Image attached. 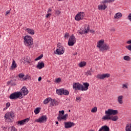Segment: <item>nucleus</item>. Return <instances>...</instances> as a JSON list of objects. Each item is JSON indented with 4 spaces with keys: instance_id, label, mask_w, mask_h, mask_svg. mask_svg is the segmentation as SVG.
<instances>
[{
    "instance_id": "54",
    "label": "nucleus",
    "mask_w": 131,
    "mask_h": 131,
    "mask_svg": "<svg viewBox=\"0 0 131 131\" xmlns=\"http://www.w3.org/2000/svg\"><path fill=\"white\" fill-rule=\"evenodd\" d=\"M90 31L91 33H95V30H90Z\"/></svg>"
},
{
    "instance_id": "34",
    "label": "nucleus",
    "mask_w": 131,
    "mask_h": 131,
    "mask_svg": "<svg viewBox=\"0 0 131 131\" xmlns=\"http://www.w3.org/2000/svg\"><path fill=\"white\" fill-rule=\"evenodd\" d=\"M50 100H51V98H47L45 99V100L43 101V104H48V103L50 102Z\"/></svg>"
},
{
    "instance_id": "19",
    "label": "nucleus",
    "mask_w": 131,
    "mask_h": 131,
    "mask_svg": "<svg viewBox=\"0 0 131 131\" xmlns=\"http://www.w3.org/2000/svg\"><path fill=\"white\" fill-rule=\"evenodd\" d=\"M98 10H99L100 11H102V10H106V9H107V6H106V5L105 4H103V5H99L98 6Z\"/></svg>"
},
{
    "instance_id": "30",
    "label": "nucleus",
    "mask_w": 131,
    "mask_h": 131,
    "mask_svg": "<svg viewBox=\"0 0 131 131\" xmlns=\"http://www.w3.org/2000/svg\"><path fill=\"white\" fill-rule=\"evenodd\" d=\"M62 95H64V96H68L69 95V91L67 90L63 89L62 91Z\"/></svg>"
},
{
    "instance_id": "48",
    "label": "nucleus",
    "mask_w": 131,
    "mask_h": 131,
    "mask_svg": "<svg viewBox=\"0 0 131 131\" xmlns=\"http://www.w3.org/2000/svg\"><path fill=\"white\" fill-rule=\"evenodd\" d=\"M64 37H69V33H66L65 35H64Z\"/></svg>"
},
{
    "instance_id": "41",
    "label": "nucleus",
    "mask_w": 131,
    "mask_h": 131,
    "mask_svg": "<svg viewBox=\"0 0 131 131\" xmlns=\"http://www.w3.org/2000/svg\"><path fill=\"white\" fill-rule=\"evenodd\" d=\"M60 81H61V78H56L55 80V82H60Z\"/></svg>"
},
{
    "instance_id": "50",
    "label": "nucleus",
    "mask_w": 131,
    "mask_h": 131,
    "mask_svg": "<svg viewBox=\"0 0 131 131\" xmlns=\"http://www.w3.org/2000/svg\"><path fill=\"white\" fill-rule=\"evenodd\" d=\"M60 47H63V46H62L61 43L59 42L57 44V48H60Z\"/></svg>"
},
{
    "instance_id": "57",
    "label": "nucleus",
    "mask_w": 131,
    "mask_h": 131,
    "mask_svg": "<svg viewBox=\"0 0 131 131\" xmlns=\"http://www.w3.org/2000/svg\"><path fill=\"white\" fill-rule=\"evenodd\" d=\"M51 11H52V9L49 8L48 11V12H47V13H50V12H51Z\"/></svg>"
},
{
    "instance_id": "2",
    "label": "nucleus",
    "mask_w": 131,
    "mask_h": 131,
    "mask_svg": "<svg viewBox=\"0 0 131 131\" xmlns=\"http://www.w3.org/2000/svg\"><path fill=\"white\" fill-rule=\"evenodd\" d=\"M97 47L98 48L101 52H107V51L110 49L109 45L105 43V40L103 39L100 40L97 42Z\"/></svg>"
},
{
    "instance_id": "8",
    "label": "nucleus",
    "mask_w": 131,
    "mask_h": 131,
    "mask_svg": "<svg viewBox=\"0 0 131 131\" xmlns=\"http://www.w3.org/2000/svg\"><path fill=\"white\" fill-rule=\"evenodd\" d=\"M85 16V14H84V12H80L76 15L75 17V19L76 21H80V20H82V19H83V17Z\"/></svg>"
},
{
    "instance_id": "56",
    "label": "nucleus",
    "mask_w": 131,
    "mask_h": 131,
    "mask_svg": "<svg viewBox=\"0 0 131 131\" xmlns=\"http://www.w3.org/2000/svg\"><path fill=\"white\" fill-rule=\"evenodd\" d=\"M38 81H41V77H39L38 79Z\"/></svg>"
},
{
    "instance_id": "11",
    "label": "nucleus",
    "mask_w": 131,
    "mask_h": 131,
    "mask_svg": "<svg viewBox=\"0 0 131 131\" xmlns=\"http://www.w3.org/2000/svg\"><path fill=\"white\" fill-rule=\"evenodd\" d=\"M47 120H48V117H47V116L43 115L37 119L36 121V122H39V123H42V122H47Z\"/></svg>"
},
{
    "instance_id": "25",
    "label": "nucleus",
    "mask_w": 131,
    "mask_h": 131,
    "mask_svg": "<svg viewBox=\"0 0 131 131\" xmlns=\"http://www.w3.org/2000/svg\"><path fill=\"white\" fill-rule=\"evenodd\" d=\"M92 72H93V69L91 68L90 70L88 71L86 73H85V75L86 76H92Z\"/></svg>"
},
{
    "instance_id": "18",
    "label": "nucleus",
    "mask_w": 131,
    "mask_h": 131,
    "mask_svg": "<svg viewBox=\"0 0 131 131\" xmlns=\"http://www.w3.org/2000/svg\"><path fill=\"white\" fill-rule=\"evenodd\" d=\"M98 131H110V128L107 125L102 126Z\"/></svg>"
},
{
    "instance_id": "6",
    "label": "nucleus",
    "mask_w": 131,
    "mask_h": 131,
    "mask_svg": "<svg viewBox=\"0 0 131 131\" xmlns=\"http://www.w3.org/2000/svg\"><path fill=\"white\" fill-rule=\"evenodd\" d=\"M65 52V48L63 47H60L57 48L56 51H54V54L55 55H63V53Z\"/></svg>"
},
{
    "instance_id": "58",
    "label": "nucleus",
    "mask_w": 131,
    "mask_h": 131,
    "mask_svg": "<svg viewBox=\"0 0 131 131\" xmlns=\"http://www.w3.org/2000/svg\"><path fill=\"white\" fill-rule=\"evenodd\" d=\"M116 114H118V111L117 110H115V115H116Z\"/></svg>"
},
{
    "instance_id": "9",
    "label": "nucleus",
    "mask_w": 131,
    "mask_h": 131,
    "mask_svg": "<svg viewBox=\"0 0 131 131\" xmlns=\"http://www.w3.org/2000/svg\"><path fill=\"white\" fill-rule=\"evenodd\" d=\"M73 89L75 91H82V84L79 82H76L73 83Z\"/></svg>"
},
{
    "instance_id": "26",
    "label": "nucleus",
    "mask_w": 131,
    "mask_h": 131,
    "mask_svg": "<svg viewBox=\"0 0 131 131\" xmlns=\"http://www.w3.org/2000/svg\"><path fill=\"white\" fill-rule=\"evenodd\" d=\"M26 31L29 33V34H32L33 35L34 34V30L33 29L28 28L26 29Z\"/></svg>"
},
{
    "instance_id": "4",
    "label": "nucleus",
    "mask_w": 131,
    "mask_h": 131,
    "mask_svg": "<svg viewBox=\"0 0 131 131\" xmlns=\"http://www.w3.org/2000/svg\"><path fill=\"white\" fill-rule=\"evenodd\" d=\"M24 39L25 45H27V46H32L33 45V39L30 36H25Z\"/></svg>"
},
{
    "instance_id": "36",
    "label": "nucleus",
    "mask_w": 131,
    "mask_h": 131,
    "mask_svg": "<svg viewBox=\"0 0 131 131\" xmlns=\"http://www.w3.org/2000/svg\"><path fill=\"white\" fill-rule=\"evenodd\" d=\"M103 79H104V78H108V77H110V74H103Z\"/></svg>"
},
{
    "instance_id": "53",
    "label": "nucleus",
    "mask_w": 131,
    "mask_h": 131,
    "mask_svg": "<svg viewBox=\"0 0 131 131\" xmlns=\"http://www.w3.org/2000/svg\"><path fill=\"white\" fill-rule=\"evenodd\" d=\"M51 13H48L46 15V18H49V16H51Z\"/></svg>"
},
{
    "instance_id": "33",
    "label": "nucleus",
    "mask_w": 131,
    "mask_h": 131,
    "mask_svg": "<svg viewBox=\"0 0 131 131\" xmlns=\"http://www.w3.org/2000/svg\"><path fill=\"white\" fill-rule=\"evenodd\" d=\"M96 78H98V79H104L103 74H98L96 76Z\"/></svg>"
},
{
    "instance_id": "15",
    "label": "nucleus",
    "mask_w": 131,
    "mask_h": 131,
    "mask_svg": "<svg viewBox=\"0 0 131 131\" xmlns=\"http://www.w3.org/2000/svg\"><path fill=\"white\" fill-rule=\"evenodd\" d=\"M67 116H68V114H65L63 116L58 115V116L57 117V120L58 121H61V120H67Z\"/></svg>"
},
{
    "instance_id": "21",
    "label": "nucleus",
    "mask_w": 131,
    "mask_h": 131,
    "mask_svg": "<svg viewBox=\"0 0 131 131\" xmlns=\"http://www.w3.org/2000/svg\"><path fill=\"white\" fill-rule=\"evenodd\" d=\"M45 67V63L43 62H38V64L36 66V68L38 69H41Z\"/></svg>"
},
{
    "instance_id": "23",
    "label": "nucleus",
    "mask_w": 131,
    "mask_h": 131,
    "mask_svg": "<svg viewBox=\"0 0 131 131\" xmlns=\"http://www.w3.org/2000/svg\"><path fill=\"white\" fill-rule=\"evenodd\" d=\"M63 88L56 90V94L59 96L63 95Z\"/></svg>"
},
{
    "instance_id": "3",
    "label": "nucleus",
    "mask_w": 131,
    "mask_h": 131,
    "mask_svg": "<svg viewBox=\"0 0 131 131\" xmlns=\"http://www.w3.org/2000/svg\"><path fill=\"white\" fill-rule=\"evenodd\" d=\"M23 98V94H21L20 92H16L11 94L9 96L10 100H16V99H19Z\"/></svg>"
},
{
    "instance_id": "10",
    "label": "nucleus",
    "mask_w": 131,
    "mask_h": 131,
    "mask_svg": "<svg viewBox=\"0 0 131 131\" xmlns=\"http://www.w3.org/2000/svg\"><path fill=\"white\" fill-rule=\"evenodd\" d=\"M89 30H90V26L85 25L83 28H81V31H79V33L80 34L88 33Z\"/></svg>"
},
{
    "instance_id": "40",
    "label": "nucleus",
    "mask_w": 131,
    "mask_h": 131,
    "mask_svg": "<svg viewBox=\"0 0 131 131\" xmlns=\"http://www.w3.org/2000/svg\"><path fill=\"white\" fill-rule=\"evenodd\" d=\"M9 128H11L10 131H17V129L14 126L10 127Z\"/></svg>"
},
{
    "instance_id": "49",
    "label": "nucleus",
    "mask_w": 131,
    "mask_h": 131,
    "mask_svg": "<svg viewBox=\"0 0 131 131\" xmlns=\"http://www.w3.org/2000/svg\"><path fill=\"white\" fill-rule=\"evenodd\" d=\"M126 43H127L128 45H130L131 44V40L129 39L128 40L127 42Z\"/></svg>"
},
{
    "instance_id": "43",
    "label": "nucleus",
    "mask_w": 131,
    "mask_h": 131,
    "mask_svg": "<svg viewBox=\"0 0 131 131\" xmlns=\"http://www.w3.org/2000/svg\"><path fill=\"white\" fill-rule=\"evenodd\" d=\"M127 19L128 20H129V21H130V22H131V13H129V15L127 16Z\"/></svg>"
},
{
    "instance_id": "31",
    "label": "nucleus",
    "mask_w": 131,
    "mask_h": 131,
    "mask_svg": "<svg viewBox=\"0 0 131 131\" xmlns=\"http://www.w3.org/2000/svg\"><path fill=\"white\" fill-rule=\"evenodd\" d=\"M86 65V62L85 61H81L79 63V67H84Z\"/></svg>"
},
{
    "instance_id": "32",
    "label": "nucleus",
    "mask_w": 131,
    "mask_h": 131,
    "mask_svg": "<svg viewBox=\"0 0 131 131\" xmlns=\"http://www.w3.org/2000/svg\"><path fill=\"white\" fill-rule=\"evenodd\" d=\"M123 59H124V60H125V61H130V60H131L130 57H129L127 55L124 56Z\"/></svg>"
},
{
    "instance_id": "64",
    "label": "nucleus",
    "mask_w": 131,
    "mask_h": 131,
    "mask_svg": "<svg viewBox=\"0 0 131 131\" xmlns=\"http://www.w3.org/2000/svg\"><path fill=\"white\" fill-rule=\"evenodd\" d=\"M89 131H94V130H89Z\"/></svg>"
},
{
    "instance_id": "16",
    "label": "nucleus",
    "mask_w": 131,
    "mask_h": 131,
    "mask_svg": "<svg viewBox=\"0 0 131 131\" xmlns=\"http://www.w3.org/2000/svg\"><path fill=\"white\" fill-rule=\"evenodd\" d=\"M24 64L25 65H28V64H30L31 63V60H30V57L28 56H26L24 59Z\"/></svg>"
},
{
    "instance_id": "46",
    "label": "nucleus",
    "mask_w": 131,
    "mask_h": 131,
    "mask_svg": "<svg viewBox=\"0 0 131 131\" xmlns=\"http://www.w3.org/2000/svg\"><path fill=\"white\" fill-rule=\"evenodd\" d=\"M76 102H80L81 101L80 97H76Z\"/></svg>"
},
{
    "instance_id": "5",
    "label": "nucleus",
    "mask_w": 131,
    "mask_h": 131,
    "mask_svg": "<svg viewBox=\"0 0 131 131\" xmlns=\"http://www.w3.org/2000/svg\"><path fill=\"white\" fill-rule=\"evenodd\" d=\"M75 42H76V38L74 36V35L72 34L69 39L68 46L69 47H73V46H74Z\"/></svg>"
},
{
    "instance_id": "42",
    "label": "nucleus",
    "mask_w": 131,
    "mask_h": 131,
    "mask_svg": "<svg viewBox=\"0 0 131 131\" xmlns=\"http://www.w3.org/2000/svg\"><path fill=\"white\" fill-rule=\"evenodd\" d=\"M18 77H19V78H23V77H24V74L22 73L19 74Z\"/></svg>"
},
{
    "instance_id": "60",
    "label": "nucleus",
    "mask_w": 131,
    "mask_h": 131,
    "mask_svg": "<svg viewBox=\"0 0 131 131\" xmlns=\"http://www.w3.org/2000/svg\"><path fill=\"white\" fill-rule=\"evenodd\" d=\"M16 83H13L11 84V85L14 86V85H16Z\"/></svg>"
},
{
    "instance_id": "59",
    "label": "nucleus",
    "mask_w": 131,
    "mask_h": 131,
    "mask_svg": "<svg viewBox=\"0 0 131 131\" xmlns=\"http://www.w3.org/2000/svg\"><path fill=\"white\" fill-rule=\"evenodd\" d=\"M11 82H12L11 81H8L7 82V84H10V83H11Z\"/></svg>"
},
{
    "instance_id": "35",
    "label": "nucleus",
    "mask_w": 131,
    "mask_h": 131,
    "mask_svg": "<svg viewBox=\"0 0 131 131\" xmlns=\"http://www.w3.org/2000/svg\"><path fill=\"white\" fill-rule=\"evenodd\" d=\"M39 112H40V108L39 107H37L34 111L35 114H38Z\"/></svg>"
},
{
    "instance_id": "28",
    "label": "nucleus",
    "mask_w": 131,
    "mask_h": 131,
    "mask_svg": "<svg viewBox=\"0 0 131 131\" xmlns=\"http://www.w3.org/2000/svg\"><path fill=\"white\" fill-rule=\"evenodd\" d=\"M126 131H131V123L127 124L125 127Z\"/></svg>"
},
{
    "instance_id": "44",
    "label": "nucleus",
    "mask_w": 131,
    "mask_h": 131,
    "mask_svg": "<svg viewBox=\"0 0 131 131\" xmlns=\"http://www.w3.org/2000/svg\"><path fill=\"white\" fill-rule=\"evenodd\" d=\"M55 14H56V15H57V16H58V15H60V14H61V12L59 10L56 11Z\"/></svg>"
},
{
    "instance_id": "62",
    "label": "nucleus",
    "mask_w": 131,
    "mask_h": 131,
    "mask_svg": "<svg viewBox=\"0 0 131 131\" xmlns=\"http://www.w3.org/2000/svg\"><path fill=\"white\" fill-rule=\"evenodd\" d=\"M30 78H31L30 77V76H29L28 75V78H27V79H30Z\"/></svg>"
},
{
    "instance_id": "14",
    "label": "nucleus",
    "mask_w": 131,
    "mask_h": 131,
    "mask_svg": "<svg viewBox=\"0 0 131 131\" xmlns=\"http://www.w3.org/2000/svg\"><path fill=\"white\" fill-rule=\"evenodd\" d=\"M18 93H21V94L24 96H26V95H28L29 92L28 91V90L26 87L24 86L21 90L20 92H18Z\"/></svg>"
},
{
    "instance_id": "20",
    "label": "nucleus",
    "mask_w": 131,
    "mask_h": 131,
    "mask_svg": "<svg viewBox=\"0 0 131 131\" xmlns=\"http://www.w3.org/2000/svg\"><path fill=\"white\" fill-rule=\"evenodd\" d=\"M117 101L119 104H120V105H122V104H123V96L121 95L118 96Z\"/></svg>"
},
{
    "instance_id": "13",
    "label": "nucleus",
    "mask_w": 131,
    "mask_h": 131,
    "mask_svg": "<svg viewBox=\"0 0 131 131\" xmlns=\"http://www.w3.org/2000/svg\"><path fill=\"white\" fill-rule=\"evenodd\" d=\"M30 120V118H27L22 120H19L17 122V124L19 125H24V124H26L28 121Z\"/></svg>"
},
{
    "instance_id": "39",
    "label": "nucleus",
    "mask_w": 131,
    "mask_h": 131,
    "mask_svg": "<svg viewBox=\"0 0 131 131\" xmlns=\"http://www.w3.org/2000/svg\"><path fill=\"white\" fill-rule=\"evenodd\" d=\"M59 114H58V115L62 116V115H64V114L65 113V112L64 111V110L59 111Z\"/></svg>"
},
{
    "instance_id": "52",
    "label": "nucleus",
    "mask_w": 131,
    "mask_h": 131,
    "mask_svg": "<svg viewBox=\"0 0 131 131\" xmlns=\"http://www.w3.org/2000/svg\"><path fill=\"white\" fill-rule=\"evenodd\" d=\"M28 75H27L25 77H23V80H26L28 78Z\"/></svg>"
},
{
    "instance_id": "12",
    "label": "nucleus",
    "mask_w": 131,
    "mask_h": 131,
    "mask_svg": "<svg viewBox=\"0 0 131 131\" xmlns=\"http://www.w3.org/2000/svg\"><path fill=\"white\" fill-rule=\"evenodd\" d=\"M64 128H70L71 127H72V126H74L75 125V124L72 122H64Z\"/></svg>"
},
{
    "instance_id": "45",
    "label": "nucleus",
    "mask_w": 131,
    "mask_h": 131,
    "mask_svg": "<svg viewBox=\"0 0 131 131\" xmlns=\"http://www.w3.org/2000/svg\"><path fill=\"white\" fill-rule=\"evenodd\" d=\"M124 88L125 89H128V87L127 86V85L125 84H123V85H122V88L123 89H124Z\"/></svg>"
},
{
    "instance_id": "22",
    "label": "nucleus",
    "mask_w": 131,
    "mask_h": 131,
    "mask_svg": "<svg viewBox=\"0 0 131 131\" xmlns=\"http://www.w3.org/2000/svg\"><path fill=\"white\" fill-rule=\"evenodd\" d=\"M50 106L53 107V106H56L57 105V101L56 99H53L52 98L50 99Z\"/></svg>"
},
{
    "instance_id": "29",
    "label": "nucleus",
    "mask_w": 131,
    "mask_h": 131,
    "mask_svg": "<svg viewBox=\"0 0 131 131\" xmlns=\"http://www.w3.org/2000/svg\"><path fill=\"white\" fill-rule=\"evenodd\" d=\"M14 68H17V64H16V61H15L14 60H13L11 65V69L13 70Z\"/></svg>"
},
{
    "instance_id": "47",
    "label": "nucleus",
    "mask_w": 131,
    "mask_h": 131,
    "mask_svg": "<svg viewBox=\"0 0 131 131\" xmlns=\"http://www.w3.org/2000/svg\"><path fill=\"white\" fill-rule=\"evenodd\" d=\"M11 104L10 103V102H7L6 103V108H9V107H10Z\"/></svg>"
},
{
    "instance_id": "55",
    "label": "nucleus",
    "mask_w": 131,
    "mask_h": 131,
    "mask_svg": "<svg viewBox=\"0 0 131 131\" xmlns=\"http://www.w3.org/2000/svg\"><path fill=\"white\" fill-rule=\"evenodd\" d=\"M117 120H118V116H115V121H116Z\"/></svg>"
},
{
    "instance_id": "37",
    "label": "nucleus",
    "mask_w": 131,
    "mask_h": 131,
    "mask_svg": "<svg viewBox=\"0 0 131 131\" xmlns=\"http://www.w3.org/2000/svg\"><path fill=\"white\" fill-rule=\"evenodd\" d=\"M98 110V108H97V107H94V108H93L91 110V112H92L93 113H96V112H97Z\"/></svg>"
},
{
    "instance_id": "38",
    "label": "nucleus",
    "mask_w": 131,
    "mask_h": 131,
    "mask_svg": "<svg viewBox=\"0 0 131 131\" xmlns=\"http://www.w3.org/2000/svg\"><path fill=\"white\" fill-rule=\"evenodd\" d=\"M42 57H43V54H41L40 56H39L38 57H37L35 59V61H38V60H40V59H41V58H42Z\"/></svg>"
},
{
    "instance_id": "7",
    "label": "nucleus",
    "mask_w": 131,
    "mask_h": 131,
    "mask_svg": "<svg viewBox=\"0 0 131 131\" xmlns=\"http://www.w3.org/2000/svg\"><path fill=\"white\" fill-rule=\"evenodd\" d=\"M15 116V114L13 112H10L5 115L4 118L5 120H11L12 118Z\"/></svg>"
},
{
    "instance_id": "27",
    "label": "nucleus",
    "mask_w": 131,
    "mask_h": 131,
    "mask_svg": "<svg viewBox=\"0 0 131 131\" xmlns=\"http://www.w3.org/2000/svg\"><path fill=\"white\" fill-rule=\"evenodd\" d=\"M115 0H103L102 2H101V4H108L110 3H113Z\"/></svg>"
},
{
    "instance_id": "61",
    "label": "nucleus",
    "mask_w": 131,
    "mask_h": 131,
    "mask_svg": "<svg viewBox=\"0 0 131 131\" xmlns=\"http://www.w3.org/2000/svg\"><path fill=\"white\" fill-rule=\"evenodd\" d=\"M76 55H77V52L73 54V56H76Z\"/></svg>"
},
{
    "instance_id": "24",
    "label": "nucleus",
    "mask_w": 131,
    "mask_h": 131,
    "mask_svg": "<svg viewBox=\"0 0 131 131\" xmlns=\"http://www.w3.org/2000/svg\"><path fill=\"white\" fill-rule=\"evenodd\" d=\"M122 17V13L118 12L115 14V19H120Z\"/></svg>"
},
{
    "instance_id": "63",
    "label": "nucleus",
    "mask_w": 131,
    "mask_h": 131,
    "mask_svg": "<svg viewBox=\"0 0 131 131\" xmlns=\"http://www.w3.org/2000/svg\"><path fill=\"white\" fill-rule=\"evenodd\" d=\"M55 123H56V124H59V122L56 121V122H55Z\"/></svg>"
},
{
    "instance_id": "17",
    "label": "nucleus",
    "mask_w": 131,
    "mask_h": 131,
    "mask_svg": "<svg viewBox=\"0 0 131 131\" xmlns=\"http://www.w3.org/2000/svg\"><path fill=\"white\" fill-rule=\"evenodd\" d=\"M83 85H82V91H88V90H89V86H90V84L88 82H85L83 83Z\"/></svg>"
},
{
    "instance_id": "51",
    "label": "nucleus",
    "mask_w": 131,
    "mask_h": 131,
    "mask_svg": "<svg viewBox=\"0 0 131 131\" xmlns=\"http://www.w3.org/2000/svg\"><path fill=\"white\" fill-rule=\"evenodd\" d=\"M10 13H11V11H10V10L6 11V16H7V15H9V14H10Z\"/></svg>"
},
{
    "instance_id": "1",
    "label": "nucleus",
    "mask_w": 131,
    "mask_h": 131,
    "mask_svg": "<svg viewBox=\"0 0 131 131\" xmlns=\"http://www.w3.org/2000/svg\"><path fill=\"white\" fill-rule=\"evenodd\" d=\"M105 115L102 117V119L103 120H113V121H115V110L112 109H108L107 111H105Z\"/></svg>"
}]
</instances>
